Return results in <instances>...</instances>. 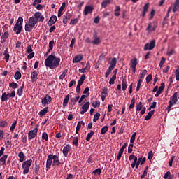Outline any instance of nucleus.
I'll return each instance as SVG.
<instances>
[{
	"mask_svg": "<svg viewBox=\"0 0 179 179\" xmlns=\"http://www.w3.org/2000/svg\"><path fill=\"white\" fill-rule=\"evenodd\" d=\"M166 85L164 84V83H162L160 87H159L157 92H159L160 93H162L164 90V87H165Z\"/></svg>",
	"mask_w": 179,
	"mask_h": 179,
	"instance_id": "a18cd8bd",
	"label": "nucleus"
},
{
	"mask_svg": "<svg viewBox=\"0 0 179 179\" xmlns=\"http://www.w3.org/2000/svg\"><path fill=\"white\" fill-rule=\"evenodd\" d=\"M17 124V121L13 122V123L11 124L10 127V132H13L15 131V129L16 128V124Z\"/></svg>",
	"mask_w": 179,
	"mask_h": 179,
	"instance_id": "c03bdc74",
	"label": "nucleus"
},
{
	"mask_svg": "<svg viewBox=\"0 0 179 179\" xmlns=\"http://www.w3.org/2000/svg\"><path fill=\"white\" fill-rule=\"evenodd\" d=\"M146 73H148V70L146 69L142 70V73L141 74L139 79H141V80H143V79H145V75H146Z\"/></svg>",
	"mask_w": 179,
	"mask_h": 179,
	"instance_id": "37998d69",
	"label": "nucleus"
},
{
	"mask_svg": "<svg viewBox=\"0 0 179 179\" xmlns=\"http://www.w3.org/2000/svg\"><path fill=\"white\" fill-rule=\"evenodd\" d=\"M94 10V8L92 6H87L85 7L83 15L84 16H87L89 13H92Z\"/></svg>",
	"mask_w": 179,
	"mask_h": 179,
	"instance_id": "6e6552de",
	"label": "nucleus"
},
{
	"mask_svg": "<svg viewBox=\"0 0 179 179\" xmlns=\"http://www.w3.org/2000/svg\"><path fill=\"white\" fill-rule=\"evenodd\" d=\"M47 113H48V106H47L44 109L41 110L39 112V115L41 117H43V115H45V114H47Z\"/></svg>",
	"mask_w": 179,
	"mask_h": 179,
	"instance_id": "c756f323",
	"label": "nucleus"
},
{
	"mask_svg": "<svg viewBox=\"0 0 179 179\" xmlns=\"http://www.w3.org/2000/svg\"><path fill=\"white\" fill-rule=\"evenodd\" d=\"M85 78H86V75L83 74L78 81V85H83V83L85 82Z\"/></svg>",
	"mask_w": 179,
	"mask_h": 179,
	"instance_id": "72a5a7b5",
	"label": "nucleus"
},
{
	"mask_svg": "<svg viewBox=\"0 0 179 179\" xmlns=\"http://www.w3.org/2000/svg\"><path fill=\"white\" fill-rule=\"evenodd\" d=\"M42 139H44V141L48 140V134L46 132L42 134Z\"/></svg>",
	"mask_w": 179,
	"mask_h": 179,
	"instance_id": "774afa93",
	"label": "nucleus"
},
{
	"mask_svg": "<svg viewBox=\"0 0 179 179\" xmlns=\"http://www.w3.org/2000/svg\"><path fill=\"white\" fill-rule=\"evenodd\" d=\"M111 3V1L110 0H105L101 3L102 8H106L107 5H110Z\"/></svg>",
	"mask_w": 179,
	"mask_h": 179,
	"instance_id": "ea45409f",
	"label": "nucleus"
},
{
	"mask_svg": "<svg viewBox=\"0 0 179 179\" xmlns=\"http://www.w3.org/2000/svg\"><path fill=\"white\" fill-rule=\"evenodd\" d=\"M18 157H19V162H20V163H23L24 160H26V155H24V153H23V152H20V153H18Z\"/></svg>",
	"mask_w": 179,
	"mask_h": 179,
	"instance_id": "5701e85b",
	"label": "nucleus"
},
{
	"mask_svg": "<svg viewBox=\"0 0 179 179\" xmlns=\"http://www.w3.org/2000/svg\"><path fill=\"white\" fill-rule=\"evenodd\" d=\"M28 24H32L34 27L36 26L38 23V20L36 19L35 17H31L29 19V21L27 22Z\"/></svg>",
	"mask_w": 179,
	"mask_h": 179,
	"instance_id": "ddd939ff",
	"label": "nucleus"
},
{
	"mask_svg": "<svg viewBox=\"0 0 179 179\" xmlns=\"http://www.w3.org/2000/svg\"><path fill=\"white\" fill-rule=\"evenodd\" d=\"M92 106L94 107V108H97V107H100V101H95L92 102Z\"/></svg>",
	"mask_w": 179,
	"mask_h": 179,
	"instance_id": "79ce46f5",
	"label": "nucleus"
},
{
	"mask_svg": "<svg viewBox=\"0 0 179 179\" xmlns=\"http://www.w3.org/2000/svg\"><path fill=\"white\" fill-rule=\"evenodd\" d=\"M8 37H9V32L8 31L4 32V34L1 36V44H3V43H5Z\"/></svg>",
	"mask_w": 179,
	"mask_h": 179,
	"instance_id": "aec40b11",
	"label": "nucleus"
},
{
	"mask_svg": "<svg viewBox=\"0 0 179 179\" xmlns=\"http://www.w3.org/2000/svg\"><path fill=\"white\" fill-rule=\"evenodd\" d=\"M82 59H83V56L82 55H78L73 59V64H78V62H80Z\"/></svg>",
	"mask_w": 179,
	"mask_h": 179,
	"instance_id": "f3484780",
	"label": "nucleus"
},
{
	"mask_svg": "<svg viewBox=\"0 0 179 179\" xmlns=\"http://www.w3.org/2000/svg\"><path fill=\"white\" fill-rule=\"evenodd\" d=\"M152 74H149L146 78H145V80H146V83H149L150 82L152 81Z\"/></svg>",
	"mask_w": 179,
	"mask_h": 179,
	"instance_id": "0e129e2a",
	"label": "nucleus"
},
{
	"mask_svg": "<svg viewBox=\"0 0 179 179\" xmlns=\"http://www.w3.org/2000/svg\"><path fill=\"white\" fill-rule=\"evenodd\" d=\"M127 79L123 78L122 80V90L123 92H125V90H127Z\"/></svg>",
	"mask_w": 179,
	"mask_h": 179,
	"instance_id": "cd10ccee",
	"label": "nucleus"
},
{
	"mask_svg": "<svg viewBox=\"0 0 179 179\" xmlns=\"http://www.w3.org/2000/svg\"><path fill=\"white\" fill-rule=\"evenodd\" d=\"M99 118H100V113H96L94 115L93 122H97V120H99Z\"/></svg>",
	"mask_w": 179,
	"mask_h": 179,
	"instance_id": "3c124183",
	"label": "nucleus"
},
{
	"mask_svg": "<svg viewBox=\"0 0 179 179\" xmlns=\"http://www.w3.org/2000/svg\"><path fill=\"white\" fill-rule=\"evenodd\" d=\"M51 101H52V98L48 94H46L43 99H42L41 103L43 107L45 106H48V104H51Z\"/></svg>",
	"mask_w": 179,
	"mask_h": 179,
	"instance_id": "20e7f679",
	"label": "nucleus"
},
{
	"mask_svg": "<svg viewBox=\"0 0 179 179\" xmlns=\"http://www.w3.org/2000/svg\"><path fill=\"white\" fill-rule=\"evenodd\" d=\"M31 163H33L32 159H29L22 163V167L24 169L23 174H27L29 171H30V166H31Z\"/></svg>",
	"mask_w": 179,
	"mask_h": 179,
	"instance_id": "7ed1b4c3",
	"label": "nucleus"
},
{
	"mask_svg": "<svg viewBox=\"0 0 179 179\" xmlns=\"http://www.w3.org/2000/svg\"><path fill=\"white\" fill-rule=\"evenodd\" d=\"M38 73H37V71L34 70L31 74V80L32 82H37V79H38Z\"/></svg>",
	"mask_w": 179,
	"mask_h": 179,
	"instance_id": "4468645a",
	"label": "nucleus"
},
{
	"mask_svg": "<svg viewBox=\"0 0 179 179\" xmlns=\"http://www.w3.org/2000/svg\"><path fill=\"white\" fill-rule=\"evenodd\" d=\"M73 145H74V146H78L79 138L78 137H75V138L73 140Z\"/></svg>",
	"mask_w": 179,
	"mask_h": 179,
	"instance_id": "5fc2aeb1",
	"label": "nucleus"
},
{
	"mask_svg": "<svg viewBox=\"0 0 179 179\" xmlns=\"http://www.w3.org/2000/svg\"><path fill=\"white\" fill-rule=\"evenodd\" d=\"M131 68L136 67V66L138 65V59L134 58V59L131 60Z\"/></svg>",
	"mask_w": 179,
	"mask_h": 179,
	"instance_id": "e433bc0d",
	"label": "nucleus"
},
{
	"mask_svg": "<svg viewBox=\"0 0 179 179\" xmlns=\"http://www.w3.org/2000/svg\"><path fill=\"white\" fill-rule=\"evenodd\" d=\"M113 69L108 67V69H107L106 73H105V78H108V76L110 75V73H111V71H113Z\"/></svg>",
	"mask_w": 179,
	"mask_h": 179,
	"instance_id": "680f3d73",
	"label": "nucleus"
},
{
	"mask_svg": "<svg viewBox=\"0 0 179 179\" xmlns=\"http://www.w3.org/2000/svg\"><path fill=\"white\" fill-rule=\"evenodd\" d=\"M79 23V20L78 18H75L71 20L70 24L75 26V24H78Z\"/></svg>",
	"mask_w": 179,
	"mask_h": 179,
	"instance_id": "09e8293b",
	"label": "nucleus"
},
{
	"mask_svg": "<svg viewBox=\"0 0 179 179\" xmlns=\"http://www.w3.org/2000/svg\"><path fill=\"white\" fill-rule=\"evenodd\" d=\"M54 44H55V42L54 41V40H52L49 42V50H48V52H50V51H52V49L54 48Z\"/></svg>",
	"mask_w": 179,
	"mask_h": 179,
	"instance_id": "4c0bfd02",
	"label": "nucleus"
},
{
	"mask_svg": "<svg viewBox=\"0 0 179 179\" xmlns=\"http://www.w3.org/2000/svg\"><path fill=\"white\" fill-rule=\"evenodd\" d=\"M100 43H101V41H100V38H96L92 41V44H94V45H97L100 44Z\"/></svg>",
	"mask_w": 179,
	"mask_h": 179,
	"instance_id": "8fccbe9b",
	"label": "nucleus"
},
{
	"mask_svg": "<svg viewBox=\"0 0 179 179\" xmlns=\"http://www.w3.org/2000/svg\"><path fill=\"white\" fill-rule=\"evenodd\" d=\"M179 9V0H176V2L174 3V7L173 12V13H176Z\"/></svg>",
	"mask_w": 179,
	"mask_h": 179,
	"instance_id": "c85d7f7f",
	"label": "nucleus"
},
{
	"mask_svg": "<svg viewBox=\"0 0 179 179\" xmlns=\"http://www.w3.org/2000/svg\"><path fill=\"white\" fill-rule=\"evenodd\" d=\"M145 162H146V158L144 157L142 159V157H139L138 159V161L136 162V169H138L139 167V164H141V166H142L143 164H145Z\"/></svg>",
	"mask_w": 179,
	"mask_h": 179,
	"instance_id": "dca6fc26",
	"label": "nucleus"
},
{
	"mask_svg": "<svg viewBox=\"0 0 179 179\" xmlns=\"http://www.w3.org/2000/svg\"><path fill=\"white\" fill-rule=\"evenodd\" d=\"M8 97H9V94H6V92L3 93L2 96H1V101L3 103L6 101V100H8Z\"/></svg>",
	"mask_w": 179,
	"mask_h": 179,
	"instance_id": "f704fd0d",
	"label": "nucleus"
},
{
	"mask_svg": "<svg viewBox=\"0 0 179 179\" xmlns=\"http://www.w3.org/2000/svg\"><path fill=\"white\" fill-rule=\"evenodd\" d=\"M33 29H34V26L26 22V24H25V31H28V33H30L31 31H32Z\"/></svg>",
	"mask_w": 179,
	"mask_h": 179,
	"instance_id": "6ab92c4d",
	"label": "nucleus"
},
{
	"mask_svg": "<svg viewBox=\"0 0 179 179\" xmlns=\"http://www.w3.org/2000/svg\"><path fill=\"white\" fill-rule=\"evenodd\" d=\"M23 17H20L17 19L16 24L14 26L13 31H15V34H20L22 33V30H23Z\"/></svg>",
	"mask_w": 179,
	"mask_h": 179,
	"instance_id": "f03ea898",
	"label": "nucleus"
},
{
	"mask_svg": "<svg viewBox=\"0 0 179 179\" xmlns=\"http://www.w3.org/2000/svg\"><path fill=\"white\" fill-rule=\"evenodd\" d=\"M70 150L71 145L67 144L62 150L63 156H64V157H68V153H69Z\"/></svg>",
	"mask_w": 179,
	"mask_h": 179,
	"instance_id": "9b49d317",
	"label": "nucleus"
},
{
	"mask_svg": "<svg viewBox=\"0 0 179 179\" xmlns=\"http://www.w3.org/2000/svg\"><path fill=\"white\" fill-rule=\"evenodd\" d=\"M89 107H90V102H86L84 105H83L81 108L82 110L87 112Z\"/></svg>",
	"mask_w": 179,
	"mask_h": 179,
	"instance_id": "c9c22d12",
	"label": "nucleus"
},
{
	"mask_svg": "<svg viewBox=\"0 0 179 179\" xmlns=\"http://www.w3.org/2000/svg\"><path fill=\"white\" fill-rule=\"evenodd\" d=\"M57 22V17L55 15H52L50 17L48 24V26L51 27L52 26V24H55V23Z\"/></svg>",
	"mask_w": 179,
	"mask_h": 179,
	"instance_id": "2eb2a0df",
	"label": "nucleus"
},
{
	"mask_svg": "<svg viewBox=\"0 0 179 179\" xmlns=\"http://www.w3.org/2000/svg\"><path fill=\"white\" fill-rule=\"evenodd\" d=\"M155 114V110L150 111L148 115L145 117V120L148 121L152 118V116Z\"/></svg>",
	"mask_w": 179,
	"mask_h": 179,
	"instance_id": "2f4dec72",
	"label": "nucleus"
},
{
	"mask_svg": "<svg viewBox=\"0 0 179 179\" xmlns=\"http://www.w3.org/2000/svg\"><path fill=\"white\" fill-rule=\"evenodd\" d=\"M10 87H12V89H17L19 87V85L16 83H11L9 85Z\"/></svg>",
	"mask_w": 179,
	"mask_h": 179,
	"instance_id": "864d4df0",
	"label": "nucleus"
},
{
	"mask_svg": "<svg viewBox=\"0 0 179 179\" xmlns=\"http://www.w3.org/2000/svg\"><path fill=\"white\" fill-rule=\"evenodd\" d=\"M5 143V146L6 148H9V146H10V140H9V138H6L4 141Z\"/></svg>",
	"mask_w": 179,
	"mask_h": 179,
	"instance_id": "bf43d9fd",
	"label": "nucleus"
},
{
	"mask_svg": "<svg viewBox=\"0 0 179 179\" xmlns=\"http://www.w3.org/2000/svg\"><path fill=\"white\" fill-rule=\"evenodd\" d=\"M27 52L28 54H30V53L33 52V48H31V45H27Z\"/></svg>",
	"mask_w": 179,
	"mask_h": 179,
	"instance_id": "e2e57ef3",
	"label": "nucleus"
},
{
	"mask_svg": "<svg viewBox=\"0 0 179 179\" xmlns=\"http://www.w3.org/2000/svg\"><path fill=\"white\" fill-rule=\"evenodd\" d=\"M116 65H117V58L114 57L110 62L109 68H110L111 69H114Z\"/></svg>",
	"mask_w": 179,
	"mask_h": 179,
	"instance_id": "a878e982",
	"label": "nucleus"
},
{
	"mask_svg": "<svg viewBox=\"0 0 179 179\" xmlns=\"http://www.w3.org/2000/svg\"><path fill=\"white\" fill-rule=\"evenodd\" d=\"M69 94H67L63 101V107H68V103H69Z\"/></svg>",
	"mask_w": 179,
	"mask_h": 179,
	"instance_id": "bb28decb",
	"label": "nucleus"
},
{
	"mask_svg": "<svg viewBox=\"0 0 179 179\" xmlns=\"http://www.w3.org/2000/svg\"><path fill=\"white\" fill-rule=\"evenodd\" d=\"M148 160H152L153 159V151H150L148 155Z\"/></svg>",
	"mask_w": 179,
	"mask_h": 179,
	"instance_id": "338daca9",
	"label": "nucleus"
},
{
	"mask_svg": "<svg viewBox=\"0 0 179 179\" xmlns=\"http://www.w3.org/2000/svg\"><path fill=\"white\" fill-rule=\"evenodd\" d=\"M142 82H143V80H141V79L138 80L136 92H139V89H141V85H142Z\"/></svg>",
	"mask_w": 179,
	"mask_h": 179,
	"instance_id": "603ef678",
	"label": "nucleus"
},
{
	"mask_svg": "<svg viewBox=\"0 0 179 179\" xmlns=\"http://www.w3.org/2000/svg\"><path fill=\"white\" fill-rule=\"evenodd\" d=\"M23 89H24V83H22V86L17 90V94L19 97H21L22 94H23Z\"/></svg>",
	"mask_w": 179,
	"mask_h": 179,
	"instance_id": "b1692460",
	"label": "nucleus"
},
{
	"mask_svg": "<svg viewBox=\"0 0 179 179\" xmlns=\"http://www.w3.org/2000/svg\"><path fill=\"white\" fill-rule=\"evenodd\" d=\"M8 52V48H6L4 51V59L6 61V62H8V61H9V58H10V55H9V53Z\"/></svg>",
	"mask_w": 179,
	"mask_h": 179,
	"instance_id": "473e14b6",
	"label": "nucleus"
},
{
	"mask_svg": "<svg viewBox=\"0 0 179 179\" xmlns=\"http://www.w3.org/2000/svg\"><path fill=\"white\" fill-rule=\"evenodd\" d=\"M115 79H117V76L113 75L109 80V85H114V83H115Z\"/></svg>",
	"mask_w": 179,
	"mask_h": 179,
	"instance_id": "de8ad7c7",
	"label": "nucleus"
},
{
	"mask_svg": "<svg viewBox=\"0 0 179 179\" xmlns=\"http://www.w3.org/2000/svg\"><path fill=\"white\" fill-rule=\"evenodd\" d=\"M34 171L35 174H38V171H40V165L36 164Z\"/></svg>",
	"mask_w": 179,
	"mask_h": 179,
	"instance_id": "69168bd1",
	"label": "nucleus"
},
{
	"mask_svg": "<svg viewBox=\"0 0 179 179\" xmlns=\"http://www.w3.org/2000/svg\"><path fill=\"white\" fill-rule=\"evenodd\" d=\"M52 154H50L48 156L47 161H46V169H51V165L52 164Z\"/></svg>",
	"mask_w": 179,
	"mask_h": 179,
	"instance_id": "9d476101",
	"label": "nucleus"
},
{
	"mask_svg": "<svg viewBox=\"0 0 179 179\" xmlns=\"http://www.w3.org/2000/svg\"><path fill=\"white\" fill-rule=\"evenodd\" d=\"M108 94V89H107V87H103L101 92V95L107 96Z\"/></svg>",
	"mask_w": 179,
	"mask_h": 179,
	"instance_id": "6e6d98bb",
	"label": "nucleus"
},
{
	"mask_svg": "<svg viewBox=\"0 0 179 179\" xmlns=\"http://www.w3.org/2000/svg\"><path fill=\"white\" fill-rule=\"evenodd\" d=\"M34 17L35 19H37L38 22H44V16H43L40 12L35 13Z\"/></svg>",
	"mask_w": 179,
	"mask_h": 179,
	"instance_id": "f8f14e48",
	"label": "nucleus"
},
{
	"mask_svg": "<svg viewBox=\"0 0 179 179\" xmlns=\"http://www.w3.org/2000/svg\"><path fill=\"white\" fill-rule=\"evenodd\" d=\"M71 17H72V14L67 13L66 15H64V19L63 20V23L66 24L68 23V20H71Z\"/></svg>",
	"mask_w": 179,
	"mask_h": 179,
	"instance_id": "a211bd4d",
	"label": "nucleus"
},
{
	"mask_svg": "<svg viewBox=\"0 0 179 179\" xmlns=\"http://www.w3.org/2000/svg\"><path fill=\"white\" fill-rule=\"evenodd\" d=\"M136 138V132H134L132 135H131V138L130 139V143H134V142H135V139Z\"/></svg>",
	"mask_w": 179,
	"mask_h": 179,
	"instance_id": "4d7b16f0",
	"label": "nucleus"
},
{
	"mask_svg": "<svg viewBox=\"0 0 179 179\" xmlns=\"http://www.w3.org/2000/svg\"><path fill=\"white\" fill-rule=\"evenodd\" d=\"M37 132H38V129H37V127L34 128L33 130H31L28 133L29 141H31V139H34L36 136H37Z\"/></svg>",
	"mask_w": 179,
	"mask_h": 179,
	"instance_id": "423d86ee",
	"label": "nucleus"
},
{
	"mask_svg": "<svg viewBox=\"0 0 179 179\" xmlns=\"http://www.w3.org/2000/svg\"><path fill=\"white\" fill-rule=\"evenodd\" d=\"M134 107H135V99H132L131 101V104L129 106V110L134 108Z\"/></svg>",
	"mask_w": 179,
	"mask_h": 179,
	"instance_id": "052dcab7",
	"label": "nucleus"
},
{
	"mask_svg": "<svg viewBox=\"0 0 179 179\" xmlns=\"http://www.w3.org/2000/svg\"><path fill=\"white\" fill-rule=\"evenodd\" d=\"M59 62H61V58L56 57L55 55H49L45 59V65L50 69H55L59 66Z\"/></svg>",
	"mask_w": 179,
	"mask_h": 179,
	"instance_id": "f257e3e1",
	"label": "nucleus"
},
{
	"mask_svg": "<svg viewBox=\"0 0 179 179\" xmlns=\"http://www.w3.org/2000/svg\"><path fill=\"white\" fill-rule=\"evenodd\" d=\"M14 78L16 80H19V79L22 78V73H20V71L15 72Z\"/></svg>",
	"mask_w": 179,
	"mask_h": 179,
	"instance_id": "a19ab883",
	"label": "nucleus"
},
{
	"mask_svg": "<svg viewBox=\"0 0 179 179\" xmlns=\"http://www.w3.org/2000/svg\"><path fill=\"white\" fill-rule=\"evenodd\" d=\"M93 135H94V131H93V130H90V133H88L87 135V137L85 138L86 141L89 142L90 139H92V136H93Z\"/></svg>",
	"mask_w": 179,
	"mask_h": 179,
	"instance_id": "7c9ffc66",
	"label": "nucleus"
},
{
	"mask_svg": "<svg viewBox=\"0 0 179 179\" xmlns=\"http://www.w3.org/2000/svg\"><path fill=\"white\" fill-rule=\"evenodd\" d=\"M64 9H65V2H63L62 3V6L59 9L58 14H57L58 17H61V16H62V12H64Z\"/></svg>",
	"mask_w": 179,
	"mask_h": 179,
	"instance_id": "412c9836",
	"label": "nucleus"
},
{
	"mask_svg": "<svg viewBox=\"0 0 179 179\" xmlns=\"http://www.w3.org/2000/svg\"><path fill=\"white\" fill-rule=\"evenodd\" d=\"M52 167H56V166H59V164H61V162H59V157H58V155H52Z\"/></svg>",
	"mask_w": 179,
	"mask_h": 179,
	"instance_id": "1a4fd4ad",
	"label": "nucleus"
},
{
	"mask_svg": "<svg viewBox=\"0 0 179 179\" xmlns=\"http://www.w3.org/2000/svg\"><path fill=\"white\" fill-rule=\"evenodd\" d=\"M156 47V40H152L150 43H146L144 46V51H148L149 50L151 51V50H153Z\"/></svg>",
	"mask_w": 179,
	"mask_h": 179,
	"instance_id": "39448f33",
	"label": "nucleus"
},
{
	"mask_svg": "<svg viewBox=\"0 0 179 179\" xmlns=\"http://www.w3.org/2000/svg\"><path fill=\"white\" fill-rule=\"evenodd\" d=\"M106 132H108V126H103L101 128V135H104V134H106Z\"/></svg>",
	"mask_w": 179,
	"mask_h": 179,
	"instance_id": "58836bf2",
	"label": "nucleus"
},
{
	"mask_svg": "<svg viewBox=\"0 0 179 179\" xmlns=\"http://www.w3.org/2000/svg\"><path fill=\"white\" fill-rule=\"evenodd\" d=\"M149 10V3H147L146 4H145V6H143V11L142 12L141 16L143 17H145V16H146V13L148 12V10Z\"/></svg>",
	"mask_w": 179,
	"mask_h": 179,
	"instance_id": "4be33fe9",
	"label": "nucleus"
},
{
	"mask_svg": "<svg viewBox=\"0 0 179 179\" xmlns=\"http://www.w3.org/2000/svg\"><path fill=\"white\" fill-rule=\"evenodd\" d=\"M80 97V96L79 95H78L76 97L72 98L71 99V103H73L72 105L73 107V106H75V103L79 100Z\"/></svg>",
	"mask_w": 179,
	"mask_h": 179,
	"instance_id": "49530a36",
	"label": "nucleus"
},
{
	"mask_svg": "<svg viewBox=\"0 0 179 179\" xmlns=\"http://www.w3.org/2000/svg\"><path fill=\"white\" fill-rule=\"evenodd\" d=\"M157 27V23L150 22L148 24L146 30L147 31H155Z\"/></svg>",
	"mask_w": 179,
	"mask_h": 179,
	"instance_id": "0eeeda50",
	"label": "nucleus"
},
{
	"mask_svg": "<svg viewBox=\"0 0 179 179\" xmlns=\"http://www.w3.org/2000/svg\"><path fill=\"white\" fill-rule=\"evenodd\" d=\"M143 108V105L142 104V102H139V103L136 106V111H141Z\"/></svg>",
	"mask_w": 179,
	"mask_h": 179,
	"instance_id": "13d9d810",
	"label": "nucleus"
},
{
	"mask_svg": "<svg viewBox=\"0 0 179 179\" xmlns=\"http://www.w3.org/2000/svg\"><path fill=\"white\" fill-rule=\"evenodd\" d=\"M177 97H178V93L175 92L171 96V100L170 101H171V103H173V104H176L178 101Z\"/></svg>",
	"mask_w": 179,
	"mask_h": 179,
	"instance_id": "393cba45",
	"label": "nucleus"
}]
</instances>
